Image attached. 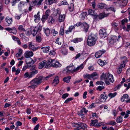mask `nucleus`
Segmentation results:
<instances>
[{
    "label": "nucleus",
    "mask_w": 130,
    "mask_h": 130,
    "mask_svg": "<svg viewBox=\"0 0 130 130\" xmlns=\"http://www.w3.org/2000/svg\"><path fill=\"white\" fill-rule=\"evenodd\" d=\"M101 79L102 80H105V82L106 84L108 85L110 84L108 80L112 83L114 82L113 75L109 73H108L106 75V74L103 73L101 75Z\"/></svg>",
    "instance_id": "obj_1"
},
{
    "label": "nucleus",
    "mask_w": 130,
    "mask_h": 130,
    "mask_svg": "<svg viewBox=\"0 0 130 130\" xmlns=\"http://www.w3.org/2000/svg\"><path fill=\"white\" fill-rule=\"evenodd\" d=\"M96 36L95 35L91 34L89 35L88 37L87 44L90 46L93 45L95 43Z\"/></svg>",
    "instance_id": "obj_2"
},
{
    "label": "nucleus",
    "mask_w": 130,
    "mask_h": 130,
    "mask_svg": "<svg viewBox=\"0 0 130 130\" xmlns=\"http://www.w3.org/2000/svg\"><path fill=\"white\" fill-rule=\"evenodd\" d=\"M48 64H49L50 66L56 68L60 67L61 66V65L58 61H55L54 59H49L48 60Z\"/></svg>",
    "instance_id": "obj_3"
},
{
    "label": "nucleus",
    "mask_w": 130,
    "mask_h": 130,
    "mask_svg": "<svg viewBox=\"0 0 130 130\" xmlns=\"http://www.w3.org/2000/svg\"><path fill=\"white\" fill-rule=\"evenodd\" d=\"M43 78V77L42 76L38 77L37 78H35L31 81L32 82L34 83L37 86L40 84L42 82V80Z\"/></svg>",
    "instance_id": "obj_4"
},
{
    "label": "nucleus",
    "mask_w": 130,
    "mask_h": 130,
    "mask_svg": "<svg viewBox=\"0 0 130 130\" xmlns=\"http://www.w3.org/2000/svg\"><path fill=\"white\" fill-rule=\"evenodd\" d=\"M48 60L47 61L45 60L42 61L39 64V68L40 69H42L43 67H44L45 68H48L50 67L49 64H48Z\"/></svg>",
    "instance_id": "obj_5"
},
{
    "label": "nucleus",
    "mask_w": 130,
    "mask_h": 130,
    "mask_svg": "<svg viewBox=\"0 0 130 130\" xmlns=\"http://www.w3.org/2000/svg\"><path fill=\"white\" fill-rule=\"evenodd\" d=\"M31 33V34L33 35V36H35L37 33H39L41 31V29L39 28H37L36 27H32L30 28Z\"/></svg>",
    "instance_id": "obj_6"
},
{
    "label": "nucleus",
    "mask_w": 130,
    "mask_h": 130,
    "mask_svg": "<svg viewBox=\"0 0 130 130\" xmlns=\"http://www.w3.org/2000/svg\"><path fill=\"white\" fill-rule=\"evenodd\" d=\"M73 66V64H71V66H68L67 67V73H69L70 72L73 73L74 72V69H73V67L72 66Z\"/></svg>",
    "instance_id": "obj_7"
},
{
    "label": "nucleus",
    "mask_w": 130,
    "mask_h": 130,
    "mask_svg": "<svg viewBox=\"0 0 130 130\" xmlns=\"http://www.w3.org/2000/svg\"><path fill=\"white\" fill-rule=\"evenodd\" d=\"M99 33L102 38L104 37V38L107 36V34L106 32V30L104 29H100L99 31Z\"/></svg>",
    "instance_id": "obj_8"
},
{
    "label": "nucleus",
    "mask_w": 130,
    "mask_h": 130,
    "mask_svg": "<svg viewBox=\"0 0 130 130\" xmlns=\"http://www.w3.org/2000/svg\"><path fill=\"white\" fill-rule=\"evenodd\" d=\"M50 11L49 10H47L45 12V14L43 16L41 20L43 22L45 20L47 19L50 14Z\"/></svg>",
    "instance_id": "obj_9"
},
{
    "label": "nucleus",
    "mask_w": 130,
    "mask_h": 130,
    "mask_svg": "<svg viewBox=\"0 0 130 130\" xmlns=\"http://www.w3.org/2000/svg\"><path fill=\"white\" fill-rule=\"evenodd\" d=\"M105 51L104 50H100L98 51L95 54V57L97 58L100 57Z\"/></svg>",
    "instance_id": "obj_10"
},
{
    "label": "nucleus",
    "mask_w": 130,
    "mask_h": 130,
    "mask_svg": "<svg viewBox=\"0 0 130 130\" xmlns=\"http://www.w3.org/2000/svg\"><path fill=\"white\" fill-rule=\"evenodd\" d=\"M25 4L26 2L23 1H21L18 4V7L20 11H21L24 9Z\"/></svg>",
    "instance_id": "obj_11"
},
{
    "label": "nucleus",
    "mask_w": 130,
    "mask_h": 130,
    "mask_svg": "<svg viewBox=\"0 0 130 130\" xmlns=\"http://www.w3.org/2000/svg\"><path fill=\"white\" fill-rule=\"evenodd\" d=\"M33 55V52L31 51H27L24 54V56L27 58H30Z\"/></svg>",
    "instance_id": "obj_12"
},
{
    "label": "nucleus",
    "mask_w": 130,
    "mask_h": 130,
    "mask_svg": "<svg viewBox=\"0 0 130 130\" xmlns=\"http://www.w3.org/2000/svg\"><path fill=\"white\" fill-rule=\"evenodd\" d=\"M25 61L27 65H29V64H31V66L34 64L35 62L33 60L30 58H27L26 59Z\"/></svg>",
    "instance_id": "obj_13"
},
{
    "label": "nucleus",
    "mask_w": 130,
    "mask_h": 130,
    "mask_svg": "<svg viewBox=\"0 0 130 130\" xmlns=\"http://www.w3.org/2000/svg\"><path fill=\"white\" fill-rule=\"evenodd\" d=\"M123 62L120 65V67L122 68H124L125 66V63L127 61V58L125 56L123 57Z\"/></svg>",
    "instance_id": "obj_14"
},
{
    "label": "nucleus",
    "mask_w": 130,
    "mask_h": 130,
    "mask_svg": "<svg viewBox=\"0 0 130 130\" xmlns=\"http://www.w3.org/2000/svg\"><path fill=\"white\" fill-rule=\"evenodd\" d=\"M28 46L29 49H31L34 51L36 50L38 48L35 47L34 45L32 44V42H30L28 43Z\"/></svg>",
    "instance_id": "obj_15"
},
{
    "label": "nucleus",
    "mask_w": 130,
    "mask_h": 130,
    "mask_svg": "<svg viewBox=\"0 0 130 130\" xmlns=\"http://www.w3.org/2000/svg\"><path fill=\"white\" fill-rule=\"evenodd\" d=\"M107 5L104 3H99L98 5V8L101 9H107Z\"/></svg>",
    "instance_id": "obj_16"
},
{
    "label": "nucleus",
    "mask_w": 130,
    "mask_h": 130,
    "mask_svg": "<svg viewBox=\"0 0 130 130\" xmlns=\"http://www.w3.org/2000/svg\"><path fill=\"white\" fill-rule=\"evenodd\" d=\"M65 14L59 15L58 18V21L60 22H63L65 17Z\"/></svg>",
    "instance_id": "obj_17"
},
{
    "label": "nucleus",
    "mask_w": 130,
    "mask_h": 130,
    "mask_svg": "<svg viewBox=\"0 0 130 130\" xmlns=\"http://www.w3.org/2000/svg\"><path fill=\"white\" fill-rule=\"evenodd\" d=\"M128 96L127 94H124L121 98V101H127L128 99Z\"/></svg>",
    "instance_id": "obj_18"
},
{
    "label": "nucleus",
    "mask_w": 130,
    "mask_h": 130,
    "mask_svg": "<svg viewBox=\"0 0 130 130\" xmlns=\"http://www.w3.org/2000/svg\"><path fill=\"white\" fill-rule=\"evenodd\" d=\"M40 12L39 11L37 15H35L34 16L35 19L34 21L35 22H37L40 20V17L39 15Z\"/></svg>",
    "instance_id": "obj_19"
},
{
    "label": "nucleus",
    "mask_w": 130,
    "mask_h": 130,
    "mask_svg": "<svg viewBox=\"0 0 130 130\" xmlns=\"http://www.w3.org/2000/svg\"><path fill=\"white\" fill-rule=\"evenodd\" d=\"M108 14H106L104 13H101L99 14V15H98V17H99V18L100 19H101L104 17H107Z\"/></svg>",
    "instance_id": "obj_20"
},
{
    "label": "nucleus",
    "mask_w": 130,
    "mask_h": 130,
    "mask_svg": "<svg viewBox=\"0 0 130 130\" xmlns=\"http://www.w3.org/2000/svg\"><path fill=\"white\" fill-rule=\"evenodd\" d=\"M50 47L49 46H47L46 47H42L41 48V49L42 50L43 52L44 53H48L50 50Z\"/></svg>",
    "instance_id": "obj_21"
},
{
    "label": "nucleus",
    "mask_w": 130,
    "mask_h": 130,
    "mask_svg": "<svg viewBox=\"0 0 130 130\" xmlns=\"http://www.w3.org/2000/svg\"><path fill=\"white\" fill-rule=\"evenodd\" d=\"M71 78V77L70 76H69L66 77H64L63 80V81L66 82L67 83H69L70 81V79Z\"/></svg>",
    "instance_id": "obj_22"
},
{
    "label": "nucleus",
    "mask_w": 130,
    "mask_h": 130,
    "mask_svg": "<svg viewBox=\"0 0 130 130\" xmlns=\"http://www.w3.org/2000/svg\"><path fill=\"white\" fill-rule=\"evenodd\" d=\"M83 25L84 26V31L86 32H87L88 30L89 27V25L86 23H83Z\"/></svg>",
    "instance_id": "obj_23"
},
{
    "label": "nucleus",
    "mask_w": 130,
    "mask_h": 130,
    "mask_svg": "<svg viewBox=\"0 0 130 130\" xmlns=\"http://www.w3.org/2000/svg\"><path fill=\"white\" fill-rule=\"evenodd\" d=\"M118 1L120 2V3L123 6H126L128 2L127 0H119Z\"/></svg>",
    "instance_id": "obj_24"
},
{
    "label": "nucleus",
    "mask_w": 130,
    "mask_h": 130,
    "mask_svg": "<svg viewBox=\"0 0 130 130\" xmlns=\"http://www.w3.org/2000/svg\"><path fill=\"white\" fill-rule=\"evenodd\" d=\"M6 21L8 24H10L12 23V18H10L9 17H7L6 18Z\"/></svg>",
    "instance_id": "obj_25"
},
{
    "label": "nucleus",
    "mask_w": 130,
    "mask_h": 130,
    "mask_svg": "<svg viewBox=\"0 0 130 130\" xmlns=\"http://www.w3.org/2000/svg\"><path fill=\"white\" fill-rule=\"evenodd\" d=\"M38 72L37 70H35L30 72V77H32L33 76L37 74Z\"/></svg>",
    "instance_id": "obj_26"
},
{
    "label": "nucleus",
    "mask_w": 130,
    "mask_h": 130,
    "mask_svg": "<svg viewBox=\"0 0 130 130\" xmlns=\"http://www.w3.org/2000/svg\"><path fill=\"white\" fill-rule=\"evenodd\" d=\"M79 128L83 129L87 127V125L84 123L79 122Z\"/></svg>",
    "instance_id": "obj_27"
},
{
    "label": "nucleus",
    "mask_w": 130,
    "mask_h": 130,
    "mask_svg": "<svg viewBox=\"0 0 130 130\" xmlns=\"http://www.w3.org/2000/svg\"><path fill=\"white\" fill-rule=\"evenodd\" d=\"M82 39L80 38H76L74 39L72 41L74 43H77L81 41Z\"/></svg>",
    "instance_id": "obj_28"
},
{
    "label": "nucleus",
    "mask_w": 130,
    "mask_h": 130,
    "mask_svg": "<svg viewBox=\"0 0 130 130\" xmlns=\"http://www.w3.org/2000/svg\"><path fill=\"white\" fill-rule=\"evenodd\" d=\"M118 41V39L117 37L115 36H113L111 39L110 42H115L116 41Z\"/></svg>",
    "instance_id": "obj_29"
},
{
    "label": "nucleus",
    "mask_w": 130,
    "mask_h": 130,
    "mask_svg": "<svg viewBox=\"0 0 130 130\" xmlns=\"http://www.w3.org/2000/svg\"><path fill=\"white\" fill-rule=\"evenodd\" d=\"M98 62L100 66H102L106 65L107 64L106 62H105L103 61H102L100 59H99L98 60Z\"/></svg>",
    "instance_id": "obj_30"
},
{
    "label": "nucleus",
    "mask_w": 130,
    "mask_h": 130,
    "mask_svg": "<svg viewBox=\"0 0 130 130\" xmlns=\"http://www.w3.org/2000/svg\"><path fill=\"white\" fill-rule=\"evenodd\" d=\"M74 26H70L68 30H66L65 32L66 34H68V33L69 32H71L72 31V30L74 28Z\"/></svg>",
    "instance_id": "obj_31"
},
{
    "label": "nucleus",
    "mask_w": 130,
    "mask_h": 130,
    "mask_svg": "<svg viewBox=\"0 0 130 130\" xmlns=\"http://www.w3.org/2000/svg\"><path fill=\"white\" fill-rule=\"evenodd\" d=\"M55 20L53 19V18L51 16H50L48 19V22L49 23H53L55 22Z\"/></svg>",
    "instance_id": "obj_32"
},
{
    "label": "nucleus",
    "mask_w": 130,
    "mask_h": 130,
    "mask_svg": "<svg viewBox=\"0 0 130 130\" xmlns=\"http://www.w3.org/2000/svg\"><path fill=\"white\" fill-rule=\"evenodd\" d=\"M59 82V80H58V76H56L54 80L53 81V83H55L56 84H57Z\"/></svg>",
    "instance_id": "obj_33"
},
{
    "label": "nucleus",
    "mask_w": 130,
    "mask_h": 130,
    "mask_svg": "<svg viewBox=\"0 0 130 130\" xmlns=\"http://www.w3.org/2000/svg\"><path fill=\"white\" fill-rule=\"evenodd\" d=\"M88 13L89 14L91 15H95L96 13H95L94 11L93 10L90 9L88 10Z\"/></svg>",
    "instance_id": "obj_34"
},
{
    "label": "nucleus",
    "mask_w": 130,
    "mask_h": 130,
    "mask_svg": "<svg viewBox=\"0 0 130 130\" xmlns=\"http://www.w3.org/2000/svg\"><path fill=\"white\" fill-rule=\"evenodd\" d=\"M116 121L117 123L122 122V117L121 116L118 117L116 119Z\"/></svg>",
    "instance_id": "obj_35"
},
{
    "label": "nucleus",
    "mask_w": 130,
    "mask_h": 130,
    "mask_svg": "<svg viewBox=\"0 0 130 130\" xmlns=\"http://www.w3.org/2000/svg\"><path fill=\"white\" fill-rule=\"evenodd\" d=\"M30 83L31 85L28 86V88H31L35 89V88L37 86L34 83H32L31 81L30 82Z\"/></svg>",
    "instance_id": "obj_36"
},
{
    "label": "nucleus",
    "mask_w": 130,
    "mask_h": 130,
    "mask_svg": "<svg viewBox=\"0 0 130 130\" xmlns=\"http://www.w3.org/2000/svg\"><path fill=\"white\" fill-rule=\"evenodd\" d=\"M40 35L41 34L39 33L38 35V36H37V35L36 40L37 41L40 42L41 41V38L40 37Z\"/></svg>",
    "instance_id": "obj_37"
},
{
    "label": "nucleus",
    "mask_w": 130,
    "mask_h": 130,
    "mask_svg": "<svg viewBox=\"0 0 130 130\" xmlns=\"http://www.w3.org/2000/svg\"><path fill=\"white\" fill-rule=\"evenodd\" d=\"M45 33L46 36H48L50 34V30L48 28H46L45 31Z\"/></svg>",
    "instance_id": "obj_38"
},
{
    "label": "nucleus",
    "mask_w": 130,
    "mask_h": 130,
    "mask_svg": "<svg viewBox=\"0 0 130 130\" xmlns=\"http://www.w3.org/2000/svg\"><path fill=\"white\" fill-rule=\"evenodd\" d=\"M117 94V93L115 92L114 93H110L108 94V96L111 98L114 97H115Z\"/></svg>",
    "instance_id": "obj_39"
},
{
    "label": "nucleus",
    "mask_w": 130,
    "mask_h": 130,
    "mask_svg": "<svg viewBox=\"0 0 130 130\" xmlns=\"http://www.w3.org/2000/svg\"><path fill=\"white\" fill-rule=\"evenodd\" d=\"M64 29V27L63 26H61L59 34L61 35H63V34Z\"/></svg>",
    "instance_id": "obj_40"
},
{
    "label": "nucleus",
    "mask_w": 130,
    "mask_h": 130,
    "mask_svg": "<svg viewBox=\"0 0 130 130\" xmlns=\"http://www.w3.org/2000/svg\"><path fill=\"white\" fill-rule=\"evenodd\" d=\"M60 4L61 5H69V4L67 1L66 0H64L60 2Z\"/></svg>",
    "instance_id": "obj_41"
},
{
    "label": "nucleus",
    "mask_w": 130,
    "mask_h": 130,
    "mask_svg": "<svg viewBox=\"0 0 130 130\" xmlns=\"http://www.w3.org/2000/svg\"><path fill=\"white\" fill-rule=\"evenodd\" d=\"M83 64H82L80 66H78L76 68L74 69V72L78 70L80 68L82 69L83 68Z\"/></svg>",
    "instance_id": "obj_42"
},
{
    "label": "nucleus",
    "mask_w": 130,
    "mask_h": 130,
    "mask_svg": "<svg viewBox=\"0 0 130 130\" xmlns=\"http://www.w3.org/2000/svg\"><path fill=\"white\" fill-rule=\"evenodd\" d=\"M18 29L20 31H25V30L24 28H23V26L22 25H19L18 27Z\"/></svg>",
    "instance_id": "obj_43"
},
{
    "label": "nucleus",
    "mask_w": 130,
    "mask_h": 130,
    "mask_svg": "<svg viewBox=\"0 0 130 130\" xmlns=\"http://www.w3.org/2000/svg\"><path fill=\"white\" fill-rule=\"evenodd\" d=\"M91 122L90 124V126H92L95 125V124L98 121L97 120H91Z\"/></svg>",
    "instance_id": "obj_44"
},
{
    "label": "nucleus",
    "mask_w": 130,
    "mask_h": 130,
    "mask_svg": "<svg viewBox=\"0 0 130 130\" xmlns=\"http://www.w3.org/2000/svg\"><path fill=\"white\" fill-rule=\"evenodd\" d=\"M85 78H88L89 79L91 78V75L88 74H87L86 75H84L83 76Z\"/></svg>",
    "instance_id": "obj_45"
},
{
    "label": "nucleus",
    "mask_w": 130,
    "mask_h": 130,
    "mask_svg": "<svg viewBox=\"0 0 130 130\" xmlns=\"http://www.w3.org/2000/svg\"><path fill=\"white\" fill-rule=\"evenodd\" d=\"M11 33H13V34L15 35L17 32V30L15 27H13L12 28Z\"/></svg>",
    "instance_id": "obj_46"
},
{
    "label": "nucleus",
    "mask_w": 130,
    "mask_h": 130,
    "mask_svg": "<svg viewBox=\"0 0 130 130\" xmlns=\"http://www.w3.org/2000/svg\"><path fill=\"white\" fill-rule=\"evenodd\" d=\"M87 14V13L86 12H83L81 14V18L82 19H84Z\"/></svg>",
    "instance_id": "obj_47"
},
{
    "label": "nucleus",
    "mask_w": 130,
    "mask_h": 130,
    "mask_svg": "<svg viewBox=\"0 0 130 130\" xmlns=\"http://www.w3.org/2000/svg\"><path fill=\"white\" fill-rule=\"evenodd\" d=\"M24 76L25 78L28 77V78H31L30 77V72L29 73H29L28 72L25 73L24 74Z\"/></svg>",
    "instance_id": "obj_48"
},
{
    "label": "nucleus",
    "mask_w": 130,
    "mask_h": 130,
    "mask_svg": "<svg viewBox=\"0 0 130 130\" xmlns=\"http://www.w3.org/2000/svg\"><path fill=\"white\" fill-rule=\"evenodd\" d=\"M116 122L115 121H109L108 123V124L109 125L114 126L116 124Z\"/></svg>",
    "instance_id": "obj_49"
},
{
    "label": "nucleus",
    "mask_w": 130,
    "mask_h": 130,
    "mask_svg": "<svg viewBox=\"0 0 130 130\" xmlns=\"http://www.w3.org/2000/svg\"><path fill=\"white\" fill-rule=\"evenodd\" d=\"M111 25L113 27H116L118 26V24L116 22H112L111 23Z\"/></svg>",
    "instance_id": "obj_50"
},
{
    "label": "nucleus",
    "mask_w": 130,
    "mask_h": 130,
    "mask_svg": "<svg viewBox=\"0 0 130 130\" xmlns=\"http://www.w3.org/2000/svg\"><path fill=\"white\" fill-rule=\"evenodd\" d=\"M104 86H99L96 88V90H99V91H101L102 89H104Z\"/></svg>",
    "instance_id": "obj_51"
},
{
    "label": "nucleus",
    "mask_w": 130,
    "mask_h": 130,
    "mask_svg": "<svg viewBox=\"0 0 130 130\" xmlns=\"http://www.w3.org/2000/svg\"><path fill=\"white\" fill-rule=\"evenodd\" d=\"M73 99L72 98H68L65 101L64 103H67L68 102L72 100Z\"/></svg>",
    "instance_id": "obj_52"
},
{
    "label": "nucleus",
    "mask_w": 130,
    "mask_h": 130,
    "mask_svg": "<svg viewBox=\"0 0 130 130\" xmlns=\"http://www.w3.org/2000/svg\"><path fill=\"white\" fill-rule=\"evenodd\" d=\"M20 0H13L12 2L11 3L12 6H14L16 3L18 2Z\"/></svg>",
    "instance_id": "obj_53"
},
{
    "label": "nucleus",
    "mask_w": 130,
    "mask_h": 130,
    "mask_svg": "<svg viewBox=\"0 0 130 130\" xmlns=\"http://www.w3.org/2000/svg\"><path fill=\"white\" fill-rule=\"evenodd\" d=\"M106 10L107 11L109 10H111L113 11L114 12L115 11V10L114 8L112 7H110L108 8H107Z\"/></svg>",
    "instance_id": "obj_54"
},
{
    "label": "nucleus",
    "mask_w": 130,
    "mask_h": 130,
    "mask_svg": "<svg viewBox=\"0 0 130 130\" xmlns=\"http://www.w3.org/2000/svg\"><path fill=\"white\" fill-rule=\"evenodd\" d=\"M31 66V65H27V66H25L23 67L22 69V70L24 71L28 67L30 68Z\"/></svg>",
    "instance_id": "obj_55"
},
{
    "label": "nucleus",
    "mask_w": 130,
    "mask_h": 130,
    "mask_svg": "<svg viewBox=\"0 0 130 130\" xmlns=\"http://www.w3.org/2000/svg\"><path fill=\"white\" fill-rule=\"evenodd\" d=\"M79 122L78 123H73V126L79 128Z\"/></svg>",
    "instance_id": "obj_56"
},
{
    "label": "nucleus",
    "mask_w": 130,
    "mask_h": 130,
    "mask_svg": "<svg viewBox=\"0 0 130 130\" xmlns=\"http://www.w3.org/2000/svg\"><path fill=\"white\" fill-rule=\"evenodd\" d=\"M91 78H93L94 77L98 75V74L96 72H94L91 74Z\"/></svg>",
    "instance_id": "obj_57"
},
{
    "label": "nucleus",
    "mask_w": 130,
    "mask_h": 130,
    "mask_svg": "<svg viewBox=\"0 0 130 130\" xmlns=\"http://www.w3.org/2000/svg\"><path fill=\"white\" fill-rule=\"evenodd\" d=\"M52 33L54 36H55L58 33L57 31H56L55 29H53L52 31Z\"/></svg>",
    "instance_id": "obj_58"
},
{
    "label": "nucleus",
    "mask_w": 130,
    "mask_h": 130,
    "mask_svg": "<svg viewBox=\"0 0 130 130\" xmlns=\"http://www.w3.org/2000/svg\"><path fill=\"white\" fill-rule=\"evenodd\" d=\"M96 84L98 85H105L104 83L102 81H97L96 83Z\"/></svg>",
    "instance_id": "obj_59"
},
{
    "label": "nucleus",
    "mask_w": 130,
    "mask_h": 130,
    "mask_svg": "<svg viewBox=\"0 0 130 130\" xmlns=\"http://www.w3.org/2000/svg\"><path fill=\"white\" fill-rule=\"evenodd\" d=\"M47 1L49 5L52 4L55 2V0H48Z\"/></svg>",
    "instance_id": "obj_60"
},
{
    "label": "nucleus",
    "mask_w": 130,
    "mask_h": 130,
    "mask_svg": "<svg viewBox=\"0 0 130 130\" xmlns=\"http://www.w3.org/2000/svg\"><path fill=\"white\" fill-rule=\"evenodd\" d=\"M122 84H120L117 86L115 88V90H117L119 89L122 86Z\"/></svg>",
    "instance_id": "obj_61"
},
{
    "label": "nucleus",
    "mask_w": 130,
    "mask_h": 130,
    "mask_svg": "<svg viewBox=\"0 0 130 130\" xmlns=\"http://www.w3.org/2000/svg\"><path fill=\"white\" fill-rule=\"evenodd\" d=\"M37 4L35 3L34 1H32V2H30V5L31 6L34 7Z\"/></svg>",
    "instance_id": "obj_62"
},
{
    "label": "nucleus",
    "mask_w": 130,
    "mask_h": 130,
    "mask_svg": "<svg viewBox=\"0 0 130 130\" xmlns=\"http://www.w3.org/2000/svg\"><path fill=\"white\" fill-rule=\"evenodd\" d=\"M68 95L69 94L68 93H65L63 94L62 95V98L63 99H65L67 97Z\"/></svg>",
    "instance_id": "obj_63"
},
{
    "label": "nucleus",
    "mask_w": 130,
    "mask_h": 130,
    "mask_svg": "<svg viewBox=\"0 0 130 130\" xmlns=\"http://www.w3.org/2000/svg\"><path fill=\"white\" fill-rule=\"evenodd\" d=\"M122 68L120 67H119L117 71L118 74H119L121 73L122 71Z\"/></svg>",
    "instance_id": "obj_64"
}]
</instances>
